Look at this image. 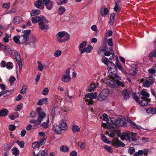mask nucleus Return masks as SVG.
<instances>
[{"label":"nucleus","mask_w":156,"mask_h":156,"mask_svg":"<svg viewBox=\"0 0 156 156\" xmlns=\"http://www.w3.org/2000/svg\"><path fill=\"white\" fill-rule=\"evenodd\" d=\"M30 30L22 31V33H23V35L20 36H15L13 37L14 41L16 43L19 44L25 43L29 40V35L30 34Z\"/></svg>","instance_id":"nucleus-1"},{"label":"nucleus","mask_w":156,"mask_h":156,"mask_svg":"<svg viewBox=\"0 0 156 156\" xmlns=\"http://www.w3.org/2000/svg\"><path fill=\"white\" fill-rule=\"evenodd\" d=\"M57 41L62 43L68 41L70 38V35L65 31L59 32L56 35Z\"/></svg>","instance_id":"nucleus-2"},{"label":"nucleus","mask_w":156,"mask_h":156,"mask_svg":"<svg viewBox=\"0 0 156 156\" xmlns=\"http://www.w3.org/2000/svg\"><path fill=\"white\" fill-rule=\"evenodd\" d=\"M97 93L95 92L94 93H91L90 94H86L85 97L87 98L85 100L86 104L88 105L93 104V101L92 99L96 98L97 96Z\"/></svg>","instance_id":"nucleus-3"},{"label":"nucleus","mask_w":156,"mask_h":156,"mask_svg":"<svg viewBox=\"0 0 156 156\" xmlns=\"http://www.w3.org/2000/svg\"><path fill=\"white\" fill-rule=\"evenodd\" d=\"M109 72V76L111 78L114 79L115 78H118L119 76L117 74V69L115 67L114 68L108 67L107 68Z\"/></svg>","instance_id":"nucleus-4"},{"label":"nucleus","mask_w":156,"mask_h":156,"mask_svg":"<svg viewBox=\"0 0 156 156\" xmlns=\"http://www.w3.org/2000/svg\"><path fill=\"white\" fill-rule=\"evenodd\" d=\"M109 93L108 89H103L98 96V100L100 101H102L108 97Z\"/></svg>","instance_id":"nucleus-5"},{"label":"nucleus","mask_w":156,"mask_h":156,"mask_svg":"<svg viewBox=\"0 0 156 156\" xmlns=\"http://www.w3.org/2000/svg\"><path fill=\"white\" fill-rule=\"evenodd\" d=\"M45 22L41 21L38 23L39 28L41 30L47 31L49 29L48 26L47 24L49 23L48 21L46 18Z\"/></svg>","instance_id":"nucleus-6"},{"label":"nucleus","mask_w":156,"mask_h":156,"mask_svg":"<svg viewBox=\"0 0 156 156\" xmlns=\"http://www.w3.org/2000/svg\"><path fill=\"white\" fill-rule=\"evenodd\" d=\"M42 108L41 107H38L37 110V112L38 113V124H40L43 119L46 116L45 114L43 112H42Z\"/></svg>","instance_id":"nucleus-7"},{"label":"nucleus","mask_w":156,"mask_h":156,"mask_svg":"<svg viewBox=\"0 0 156 156\" xmlns=\"http://www.w3.org/2000/svg\"><path fill=\"white\" fill-rule=\"evenodd\" d=\"M70 69H68L64 72V75L62 78V81L68 82L71 80V77L70 76Z\"/></svg>","instance_id":"nucleus-8"},{"label":"nucleus","mask_w":156,"mask_h":156,"mask_svg":"<svg viewBox=\"0 0 156 156\" xmlns=\"http://www.w3.org/2000/svg\"><path fill=\"white\" fill-rule=\"evenodd\" d=\"M111 121H113L114 123H115L116 125L119 126H124L126 122V119L124 118L117 119H116L115 118H112L111 119Z\"/></svg>","instance_id":"nucleus-9"},{"label":"nucleus","mask_w":156,"mask_h":156,"mask_svg":"<svg viewBox=\"0 0 156 156\" xmlns=\"http://www.w3.org/2000/svg\"><path fill=\"white\" fill-rule=\"evenodd\" d=\"M32 23L33 24H34L37 22L38 23L41 21H45V22L46 18L44 16L41 15L40 16H36L35 17H33L31 19Z\"/></svg>","instance_id":"nucleus-10"},{"label":"nucleus","mask_w":156,"mask_h":156,"mask_svg":"<svg viewBox=\"0 0 156 156\" xmlns=\"http://www.w3.org/2000/svg\"><path fill=\"white\" fill-rule=\"evenodd\" d=\"M37 42V39L36 37L34 35H32L30 37L29 44L31 48H34L36 46V43Z\"/></svg>","instance_id":"nucleus-11"},{"label":"nucleus","mask_w":156,"mask_h":156,"mask_svg":"<svg viewBox=\"0 0 156 156\" xmlns=\"http://www.w3.org/2000/svg\"><path fill=\"white\" fill-rule=\"evenodd\" d=\"M103 82L111 88H113L115 86V82L109 79H105L103 80Z\"/></svg>","instance_id":"nucleus-12"},{"label":"nucleus","mask_w":156,"mask_h":156,"mask_svg":"<svg viewBox=\"0 0 156 156\" xmlns=\"http://www.w3.org/2000/svg\"><path fill=\"white\" fill-rule=\"evenodd\" d=\"M108 9L105 7H102L100 9V12L103 17H105L108 14Z\"/></svg>","instance_id":"nucleus-13"},{"label":"nucleus","mask_w":156,"mask_h":156,"mask_svg":"<svg viewBox=\"0 0 156 156\" xmlns=\"http://www.w3.org/2000/svg\"><path fill=\"white\" fill-rule=\"evenodd\" d=\"M153 83V79H147L143 83V85L145 87H149Z\"/></svg>","instance_id":"nucleus-14"},{"label":"nucleus","mask_w":156,"mask_h":156,"mask_svg":"<svg viewBox=\"0 0 156 156\" xmlns=\"http://www.w3.org/2000/svg\"><path fill=\"white\" fill-rule=\"evenodd\" d=\"M121 139L122 140H129V133H122L121 134Z\"/></svg>","instance_id":"nucleus-15"},{"label":"nucleus","mask_w":156,"mask_h":156,"mask_svg":"<svg viewBox=\"0 0 156 156\" xmlns=\"http://www.w3.org/2000/svg\"><path fill=\"white\" fill-rule=\"evenodd\" d=\"M93 47L90 45H88L87 48H84L81 51V54H82L85 52L87 53H90L93 49Z\"/></svg>","instance_id":"nucleus-16"},{"label":"nucleus","mask_w":156,"mask_h":156,"mask_svg":"<svg viewBox=\"0 0 156 156\" xmlns=\"http://www.w3.org/2000/svg\"><path fill=\"white\" fill-rule=\"evenodd\" d=\"M13 23L15 24H18L20 23L22 21V18L20 16H15L13 18Z\"/></svg>","instance_id":"nucleus-17"},{"label":"nucleus","mask_w":156,"mask_h":156,"mask_svg":"<svg viewBox=\"0 0 156 156\" xmlns=\"http://www.w3.org/2000/svg\"><path fill=\"white\" fill-rule=\"evenodd\" d=\"M128 122L130 126L133 128L136 129H140V128H142L141 126L137 125L134 122L132 121L130 119L128 120Z\"/></svg>","instance_id":"nucleus-18"},{"label":"nucleus","mask_w":156,"mask_h":156,"mask_svg":"<svg viewBox=\"0 0 156 156\" xmlns=\"http://www.w3.org/2000/svg\"><path fill=\"white\" fill-rule=\"evenodd\" d=\"M59 125L61 130H66L68 128L66 123L63 120L61 121L59 123Z\"/></svg>","instance_id":"nucleus-19"},{"label":"nucleus","mask_w":156,"mask_h":156,"mask_svg":"<svg viewBox=\"0 0 156 156\" xmlns=\"http://www.w3.org/2000/svg\"><path fill=\"white\" fill-rule=\"evenodd\" d=\"M53 129L58 134H60L61 133V129L59 125L56 124H54L53 126Z\"/></svg>","instance_id":"nucleus-20"},{"label":"nucleus","mask_w":156,"mask_h":156,"mask_svg":"<svg viewBox=\"0 0 156 156\" xmlns=\"http://www.w3.org/2000/svg\"><path fill=\"white\" fill-rule=\"evenodd\" d=\"M122 93L125 100H127L130 97L127 90L125 89L122 90Z\"/></svg>","instance_id":"nucleus-21"},{"label":"nucleus","mask_w":156,"mask_h":156,"mask_svg":"<svg viewBox=\"0 0 156 156\" xmlns=\"http://www.w3.org/2000/svg\"><path fill=\"white\" fill-rule=\"evenodd\" d=\"M9 113V111L7 109H3L0 110V117L2 116H6Z\"/></svg>","instance_id":"nucleus-22"},{"label":"nucleus","mask_w":156,"mask_h":156,"mask_svg":"<svg viewBox=\"0 0 156 156\" xmlns=\"http://www.w3.org/2000/svg\"><path fill=\"white\" fill-rule=\"evenodd\" d=\"M20 153V151L16 147H14L12 148V153L15 156H19Z\"/></svg>","instance_id":"nucleus-23"},{"label":"nucleus","mask_w":156,"mask_h":156,"mask_svg":"<svg viewBox=\"0 0 156 156\" xmlns=\"http://www.w3.org/2000/svg\"><path fill=\"white\" fill-rule=\"evenodd\" d=\"M72 130L73 133L79 132L80 131V129L79 126L74 124L72 127Z\"/></svg>","instance_id":"nucleus-24"},{"label":"nucleus","mask_w":156,"mask_h":156,"mask_svg":"<svg viewBox=\"0 0 156 156\" xmlns=\"http://www.w3.org/2000/svg\"><path fill=\"white\" fill-rule=\"evenodd\" d=\"M49 123V118L48 115L46 119V122H44L41 125V126L43 128L46 129L48 127Z\"/></svg>","instance_id":"nucleus-25"},{"label":"nucleus","mask_w":156,"mask_h":156,"mask_svg":"<svg viewBox=\"0 0 156 156\" xmlns=\"http://www.w3.org/2000/svg\"><path fill=\"white\" fill-rule=\"evenodd\" d=\"M66 11V9L64 7L60 6L58 9V13L59 15H62L64 14Z\"/></svg>","instance_id":"nucleus-26"},{"label":"nucleus","mask_w":156,"mask_h":156,"mask_svg":"<svg viewBox=\"0 0 156 156\" xmlns=\"http://www.w3.org/2000/svg\"><path fill=\"white\" fill-rule=\"evenodd\" d=\"M146 111L148 113L152 114H156V108H147Z\"/></svg>","instance_id":"nucleus-27"},{"label":"nucleus","mask_w":156,"mask_h":156,"mask_svg":"<svg viewBox=\"0 0 156 156\" xmlns=\"http://www.w3.org/2000/svg\"><path fill=\"white\" fill-rule=\"evenodd\" d=\"M42 3L41 0H38L35 2L34 5L38 9H43V7H41Z\"/></svg>","instance_id":"nucleus-28"},{"label":"nucleus","mask_w":156,"mask_h":156,"mask_svg":"<svg viewBox=\"0 0 156 156\" xmlns=\"http://www.w3.org/2000/svg\"><path fill=\"white\" fill-rule=\"evenodd\" d=\"M87 45V42L85 41H83L78 46L79 50L80 51V53L81 54V51L84 48V47Z\"/></svg>","instance_id":"nucleus-29"},{"label":"nucleus","mask_w":156,"mask_h":156,"mask_svg":"<svg viewBox=\"0 0 156 156\" xmlns=\"http://www.w3.org/2000/svg\"><path fill=\"white\" fill-rule=\"evenodd\" d=\"M96 86L94 83L92 82L88 88V90L89 92H91L94 90Z\"/></svg>","instance_id":"nucleus-30"},{"label":"nucleus","mask_w":156,"mask_h":156,"mask_svg":"<svg viewBox=\"0 0 156 156\" xmlns=\"http://www.w3.org/2000/svg\"><path fill=\"white\" fill-rule=\"evenodd\" d=\"M12 146V145L11 144H5L4 146L3 149L5 151H8L10 150Z\"/></svg>","instance_id":"nucleus-31"},{"label":"nucleus","mask_w":156,"mask_h":156,"mask_svg":"<svg viewBox=\"0 0 156 156\" xmlns=\"http://www.w3.org/2000/svg\"><path fill=\"white\" fill-rule=\"evenodd\" d=\"M108 50V48L107 46L101 47L99 48L98 51V53L100 55L101 52H103L104 53Z\"/></svg>","instance_id":"nucleus-32"},{"label":"nucleus","mask_w":156,"mask_h":156,"mask_svg":"<svg viewBox=\"0 0 156 156\" xmlns=\"http://www.w3.org/2000/svg\"><path fill=\"white\" fill-rule=\"evenodd\" d=\"M112 122V124L109 123L108 126V128L110 129L114 130L115 128L116 127V124L115 123H114L113 121H112L111 120Z\"/></svg>","instance_id":"nucleus-33"},{"label":"nucleus","mask_w":156,"mask_h":156,"mask_svg":"<svg viewBox=\"0 0 156 156\" xmlns=\"http://www.w3.org/2000/svg\"><path fill=\"white\" fill-rule=\"evenodd\" d=\"M60 150L64 153L67 152L69 151V148L66 146H62L60 149Z\"/></svg>","instance_id":"nucleus-34"},{"label":"nucleus","mask_w":156,"mask_h":156,"mask_svg":"<svg viewBox=\"0 0 156 156\" xmlns=\"http://www.w3.org/2000/svg\"><path fill=\"white\" fill-rule=\"evenodd\" d=\"M101 138L102 140L105 143L107 144L110 143V141L109 140L104 134H102L101 135Z\"/></svg>","instance_id":"nucleus-35"},{"label":"nucleus","mask_w":156,"mask_h":156,"mask_svg":"<svg viewBox=\"0 0 156 156\" xmlns=\"http://www.w3.org/2000/svg\"><path fill=\"white\" fill-rule=\"evenodd\" d=\"M156 72V66H154L148 70V72L150 74H154Z\"/></svg>","instance_id":"nucleus-36"},{"label":"nucleus","mask_w":156,"mask_h":156,"mask_svg":"<svg viewBox=\"0 0 156 156\" xmlns=\"http://www.w3.org/2000/svg\"><path fill=\"white\" fill-rule=\"evenodd\" d=\"M45 153V151L44 150L40 151L37 155H36L34 151H33V156H43Z\"/></svg>","instance_id":"nucleus-37"},{"label":"nucleus","mask_w":156,"mask_h":156,"mask_svg":"<svg viewBox=\"0 0 156 156\" xmlns=\"http://www.w3.org/2000/svg\"><path fill=\"white\" fill-rule=\"evenodd\" d=\"M140 94L144 98H148L149 97V94L144 90H141L140 92Z\"/></svg>","instance_id":"nucleus-38"},{"label":"nucleus","mask_w":156,"mask_h":156,"mask_svg":"<svg viewBox=\"0 0 156 156\" xmlns=\"http://www.w3.org/2000/svg\"><path fill=\"white\" fill-rule=\"evenodd\" d=\"M40 13V11L39 9L33 10L30 13L31 16H33L38 15Z\"/></svg>","instance_id":"nucleus-39"},{"label":"nucleus","mask_w":156,"mask_h":156,"mask_svg":"<svg viewBox=\"0 0 156 156\" xmlns=\"http://www.w3.org/2000/svg\"><path fill=\"white\" fill-rule=\"evenodd\" d=\"M38 63V70L40 71H42L43 69L44 66L42 64L41 62L38 61L37 62Z\"/></svg>","instance_id":"nucleus-40"},{"label":"nucleus","mask_w":156,"mask_h":156,"mask_svg":"<svg viewBox=\"0 0 156 156\" xmlns=\"http://www.w3.org/2000/svg\"><path fill=\"white\" fill-rule=\"evenodd\" d=\"M53 6V2L51 1L45 5L47 9L48 10L51 9L52 8Z\"/></svg>","instance_id":"nucleus-41"},{"label":"nucleus","mask_w":156,"mask_h":156,"mask_svg":"<svg viewBox=\"0 0 156 156\" xmlns=\"http://www.w3.org/2000/svg\"><path fill=\"white\" fill-rule=\"evenodd\" d=\"M14 55L16 61L20 60V53L17 51H15L14 52Z\"/></svg>","instance_id":"nucleus-42"},{"label":"nucleus","mask_w":156,"mask_h":156,"mask_svg":"<svg viewBox=\"0 0 156 156\" xmlns=\"http://www.w3.org/2000/svg\"><path fill=\"white\" fill-rule=\"evenodd\" d=\"M27 86L26 85H23L20 91V93L23 94H25L27 90Z\"/></svg>","instance_id":"nucleus-43"},{"label":"nucleus","mask_w":156,"mask_h":156,"mask_svg":"<svg viewBox=\"0 0 156 156\" xmlns=\"http://www.w3.org/2000/svg\"><path fill=\"white\" fill-rule=\"evenodd\" d=\"M57 4L58 5H62L63 4L66 3L67 0H55Z\"/></svg>","instance_id":"nucleus-44"},{"label":"nucleus","mask_w":156,"mask_h":156,"mask_svg":"<svg viewBox=\"0 0 156 156\" xmlns=\"http://www.w3.org/2000/svg\"><path fill=\"white\" fill-rule=\"evenodd\" d=\"M155 57H156V49L152 52L150 53L148 55L149 58L151 59L152 58Z\"/></svg>","instance_id":"nucleus-45"},{"label":"nucleus","mask_w":156,"mask_h":156,"mask_svg":"<svg viewBox=\"0 0 156 156\" xmlns=\"http://www.w3.org/2000/svg\"><path fill=\"white\" fill-rule=\"evenodd\" d=\"M102 62L108 66V59L104 56H103L102 59Z\"/></svg>","instance_id":"nucleus-46"},{"label":"nucleus","mask_w":156,"mask_h":156,"mask_svg":"<svg viewBox=\"0 0 156 156\" xmlns=\"http://www.w3.org/2000/svg\"><path fill=\"white\" fill-rule=\"evenodd\" d=\"M118 139H114L112 142V144L113 146L117 147L118 142Z\"/></svg>","instance_id":"nucleus-47"},{"label":"nucleus","mask_w":156,"mask_h":156,"mask_svg":"<svg viewBox=\"0 0 156 156\" xmlns=\"http://www.w3.org/2000/svg\"><path fill=\"white\" fill-rule=\"evenodd\" d=\"M105 148L107 150L109 153H112L113 149L111 147L108 146V145H105Z\"/></svg>","instance_id":"nucleus-48"},{"label":"nucleus","mask_w":156,"mask_h":156,"mask_svg":"<svg viewBox=\"0 0 156 156\" xmlns=\"http://www.w3.org/2000/svg\"><path fill=\"white\" fill-rule=\"evenodd\" d=\"M16 143L20 146L21 148H23L24 147V143L23 141H19L17 140L16 141Z\"/></svg>","instance_id":"nucleus-49"},{"label":"nucleus","mask_w":156,"mask_h":156,"mask_svg":"<svg viewBox=\"0 0 156 156\" xmlns=\"http://www.w3.org/2000/svg\"><path fill=\"white\" fill-rule=\"evenodd\" d=\"M4 52L5 53H8L11 54H12L13 53V52L11 49L8 46H6V48H5V51Z\"/></svg>","instance_id":"nucleus-50"},{"label":"nucleus","mask_w":156,"mask_h":156,"mask_svg":"<svg viewBox=\"0 0 156 156\" xmlns=\"http://www.w3.org/2000/svg\"><path fill=\"white\" fill-rule=\"evenodd\" d=\"M133 99L138 103H140V101L139 100V97L136 95V93H134L133 94Z\"/></svg>","instance_id":"nucleus-51"},{"label":"nucleus","mask_w":156,"mask_h":156,"mask_svg":"<svg viewBox=\"0 0 156 156\" xmlns=\"http://www.w3.org/2000/svg\"><path fill=\"white\" fill-rule=\"evenodd\" d=\"M115 67L116 69L117 68L119 70L121 71L122 70V66L121 64L119 62H116Z\"/></svg>","instance_id":"nucleus-52"},{"label":"nucleus","mask_w":156,"mask_h":156,"mask_svg":"<svg viewBox=\"0 0 156 156\" xmlns=\"http://www.w3.org/2000/svg\"><path fill=\"white\" fill-rule=\"evenodd\" d=\"M45 142V138H43L39 142H38V145L39 146H42L44 144Z\"/></svg>","instance_id":"nucleus-53"},{"label":"nucleus","mask_w":156,"mask_h":156,"mask_svg":"<svg viewBox=\"0 0 156 156\" xmlns=\"http://www.w3.org/2000/svg\"><path fill=\"white\" fill-rule=\"evenodd\" d=\"M51 113L52 117V119H53L55 117V110L54 107H52L51 108Z\"/></svg>","instance_id":"nucleus-54"},{"label":"nucleus","mask_w":156,"mask_h":156,"mask_svg":"<svg viewBox=\"0 0 156 156\" xmlns=\"http://www.w3.org/2000/svg\"><path fill=\"white\" fill-rule=\"evenodd\" d=\"M61 53L62 52L60 50H57L54 53V56L55 57H58L61 55Z\"/></svg>","instance_id":"nucleus-55"},{"label":"nucleus","mask_w":156,"mask_h":156,"mask_svg":"<svg viewBox=\"0 0 156 156\" xmlns=\"http://www.w3.org/2000/svg\"><path fill=\"white\" fill-rule=\"evenodd\" d=\"M23 108V106L22 104L21 103L17 105L16 109L15 110L16 111H19Z\"/></svg>","instance_id":"nucleus-56"},{"label":"nucleus","mask_w":156,"mask_h":156,"mask_svg":"<svg viewBox=\"0 0 156 156\" xmlns=\"http://www.w3.org/2000/svg\"><path fill=\"white\" fill-rule=\"evenodd\" d=\"M125 146V144L123 142H122L121 140H118L117 147H124Z\"/></svg>","instance_id":"nucleus-57"},{"label":"nucleus","mask_w":156,"mask_h":156,"mask_svg":"<svg viewBox=\"0 0 156 156\" xmlns=\"http://www.w3.org/2000/svg\"><path fill=\"white\" fill-rule=\"evenodd\" d=\"M129 142L132 144H137V139L135 137H132L131 140H129Z\"/></svg>","instance_id":"nucleus-58"},{"label":"nucleus","mask_w":156,"mask_h":156,"mask_svg":"<svg viewBox=\"0 0 156 156\" xmlns=\"http://www.w3.org/2000/svg\"><path fill=\"white\" fill-rule=\"evenodd\" d=\"M10 4V2L4 3L2 5V7L5 9H9V8Z\"/></svg>","instance_id":"nucleus-59"},{"label":"nucleus","mask_w":156,"mask_h":156,"mask_svg":"<svg viewBox=\"0 0 156 156\" xmlns=\"http://www.w3.org/2000/svg\"><path fill=\"white\" fill-rule=\"evenodd\" d=\"M116 83L118 86H121L122 87H124V86L123 83L121 82L119 80H117Z\"/></svg>","instance_id":"nucleus-60"},{"label":"nucleus","mask_w":156,"mask_h":156,"mask_svg":"<svg viewBox=\"0 0 156 156\" xmlns=\"http://www.w3.org/2000/svg\"><path fill=\"white\" fill-rule=\"evenodd\" d=\"M135 151V150L133 147H131L129 148L128 152L130 154H132Z\"/></svg>","instance_id":"nucleus-61"},{"label":"nucleus","mask_w":156,"mask_h":156,"mask_svg":"<svg viewBox=\"0 0 156 156\" xmlns=\"http://www.w3.org/2000/svg\"><path fill=\"white\" fill-rule=\"evenodd\" d=\"M107 42L109 46L112 47L113 45V44L112 38H110L108 39L107 41Z\"/></svg>","instance_id":"nucleus-62"},{"label":"nucleus","mask_w":156,"mask_h":156,"mask_svg":"<svg viewBox=\"0 0 156 156\" xmlns=\"http://www.w3.org/2000/svg\"><path fill=\"white\" fill-rule=\"evenodd\" d=\"M12 62H8L6 65V67L7 69H12L13 68L12 66L11 65Z\"/></svg>","instance_id":"nucleus-63"},{"label":"nucleus","mask_w":156,"mask_h":156,"mask_svg":"<svg viewBox=\"0 0 156 156\" xmlns=\"http://www.w3.org/2000/svg\"><path fill=\"white\" fill-rule=\"evenodd\" d=\"M49 90L48 88H44L42 91V94L44 95H47L48 92Z\"/></svg>","instance_id":"nucleus-64"}]
</instances>
